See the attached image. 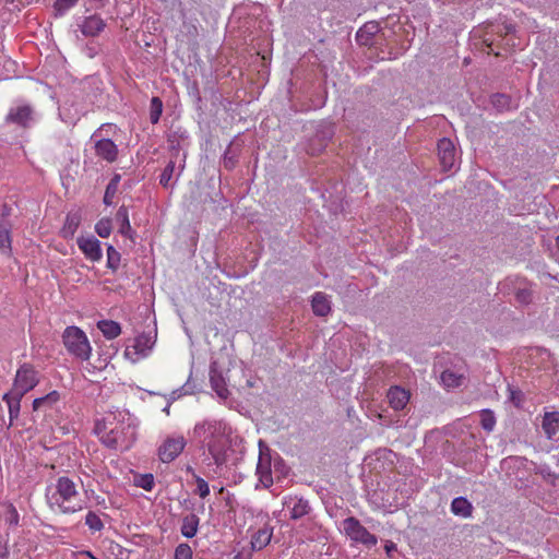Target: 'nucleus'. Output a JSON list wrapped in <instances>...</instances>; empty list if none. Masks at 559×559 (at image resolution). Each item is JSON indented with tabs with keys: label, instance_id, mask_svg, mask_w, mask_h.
Masks as SVG:
<instances>
[{
	"label": "nucleus",
	"instance_id": "f257e3e1",
	"mask_svg": "<svg viewBox=\"0 0 559 559\" xmlns=\"http://www.w3.org/2000/svg\"><path fill=\"white\" fill-rule=\"evenodd\" d=\"M193 435L206 447L217 466L227 462V451L231 447V428L226 421L205 419L194 426Z\"/></svg>",
	"mask_w": 559,
	"mask_h": 559
},
{
	"label": "nucleus",
	"instance_id": "f03ea898",
	"mask_svg": "<svg viewBox=\"0 0 559 559\" xmlns=\"http://www.w3.org/2000/svg\"><path fill=\"white\" fill-rule=\"evenodd\" d=\"M46 498L51 508H58L62 513H75L84 508L75 481L67 476L57 479L55 487L47 490Z\"/></svg>",
	"mask_w": 559,
	"mask_h": 559
},
{
	"label": "nucleus",
	"instance_id": "7ed1b4c3",
	"mask_svg": "<svg viewBox=\"0 0 559 559\" xmlns=\"http://www.w3.org/2000/svg\"><path fill=\"white\" fill-rule=\"evenodd\" d=\"M136 439V425L131 418L111 428L102 437L103 443L110 449L128 450Z\"/></svg>",
	"mask_w": 559,
	"mask_h": 559
},
{
	"label": "nucleus",
	"instance_id": "20e7f679",
	"mask_svg": "<svg viewBox=\"0 0 559 559\" xmlns=\"http://www.w3.org/2000/svg\"><path fill=\"white\" fill-rule=\"evenodd\" d=\"M62 337L69 353L81 360H87L90 358L92 348L86 334L80 328L68 326Z\"/></svg>",
	"mask_w": 559,
	"mask_h": 559
},
{
	"label": "nucleus",
	"instance_id": "39448f33",
	"mask_svg": "<svg viewBox=\"0 0 559 559\" xmlns=\"http://www.w3.org/2000/svg\"><path fill=\"white\" fill-rule=\"evenodd\" d=\"M39 382L38 372L29 364H23L16 371L11 392L16 396H24Z\"/></svg>",
	"mask_w": 559,
	"mask_h": 559
},
{
	"label": "nucleus",
	"instance_id": "423d86ee",
	"mask_svg": "<svg viewBox=\"0 0 559 559\" xmlns=\"http://www.w3.org/2000/svg\"><path fill=\"white\" fill-rule=\"evenodd\" d=\"M344 528L348 536L355 542H360L368 546L377 544V537L369 533L365 526L355 518H348L344 522Z\"/></svg>",
	"mask_w": 559,
	"mask_h": 559
},
{
	"label": "nucleus",
	"instance_id": "0eeeda50",
	"mask_svg": "<svg viewBox=\"0 0 559 559\" xmlns=\"http://www.w3.org/2000/svg\"><path fill=\"white\" fill-rule=\"evenodd\" d=\"M183 437L167 438L158 449V456L164 463L173 462L185 449Z\"/></svg>",
	"mask_w": 559,
	"mask_h": 559
},
{
	"label": "nucleus",
	"instance_id": "6e6552de",
	"mask_svg": "<svg viewBox=\"0 0 559 559\" xmlns=\"http://www.w3.org/2000/svg\"><path fill=\"white\" fill-rule=\"evenodd\" d=\"M438 156L444 171L452 169L455 164V147L450 139L443 138L439 140Z\"/></svg>",
	"mask_w": 559,
	"mask_h": 559
},
{
	"label": "nucleus",
	"instance_id": "1a4fd4ad",
	"mask_svg": "<svg viewBox=\"0 0 559 559\" xmlns=\"http://www.w3.org/2000/svg\"><path fill=\"white\" fill-rule=\"evenodd\" d=\"M78 247L84 253L86 259L91 261H99L103 257L100 242L94 236H81L76 240Z\"/></svg>",
	"mask_w": 559,
	"mask_h": 559
},
{
	"label": "nucleus",
	"instance_id": "9d476101",
	"mask_svg": "<svg viewBox=\"0 0 559 559\" xmlns=\"http://www.w3.org/2000/svg\"><path fill=\"white\" fill-rule=\"evenodd\" d=\"M95 153L108 163H114L118 157V147L110 139H102L95 143Z\"/></svg>",
	"mask_w": 559,
	"mask_h": 559
},
{
	"label": "nucleus",
	"instance_id": "9b49d317",
	"mask_svg": "<svg viewBox=\"0 0 559 559\" xmlns=\"http://www.w3.org/2000/svg\"><path fill=\"white\" fill-rule=\"evenodd\" d=\"M542 428L548 440L559 441V438H557V433L559 432V412L545 413Z\"/></svg>",
	"mask_w": 559,
	"mask_h": 559
},
{
	"label": "nucleus",
	"instance_id": "f8f14e48",
	"mask_svg": "<svg viewBox=\"0 0 559 559\" xmlns=\"http://www.w3.org/2000/svg\"><path fill=\"white\" fill-rule=\"evenodd\" d=\"M380 24L377 21L365 23L356 34V41L361 46L372 45L373 36L379 33Z\"/></svg>",
	"mask_w": 559,
	"mask_h": 559
},
{
	"label": "nucleus",
	"instance_id": "ddd939ff",
	"mask_svg": "<svg viewBox=\"0 0 559 559\" xmlns=\"http://www.w3.org/2000/svg\"><path fill=\"white\" fill-rule=\"evenodd\" d=\"M260 459L257 466V473L260 475V481L264 487H270L273 484L272 473H271V460L269 456L264 455L261 447L263 444L260 441Z\"/></svg>",
	"mask_w": 559,
	"mask_h": 559
},
{
	"label": "nucleus",
	"instance_id": "4468645a",
	"mask_svg": "<svg viewBox=\"0 0 559 559\" xmlns=\"http://www.w3.org/2000/svg\"><path fill=\"white\" fill-rule=\"evenodd\" d=\"M388 400L392 408L400 411L407 405L409 393L401 386H392L388 392Z\"/></svg>",
	"mask_w": 559,
	"mask_h": 559
},
{
	"label": "nucleus",
	"instance_id": "2eb2a0df",
	"mask_svg": "<svg viewBox=\"0 0 559 559\" xmlns=\"http://www.w3.org/2000/svg\"><path fill=\"white\" fill-rule=\"evenodd\" d=\"M106 24L102 17L98 15L87 16L83 24L81 25V32L85 36H97L104 28Z\"/></svg>",
	"mask_w": 559,
	"mask_h": 559
},
{
	"label": "nucleus",
	"instance_id": "dca6fc26",
	"mask_svg": "<svg viewBox=\"0 0 559 559\" xmlns=\"http://www.w3.org/2000/svg\"><path fill=\"white\" fill-rule=\"evenodd\" d=\"M33 110L29 106L24 105L10 110L8 115V121L26 127L32 120Z\"/></svg>",
	"mask_w": 559,
	"mask_h": 559
},
{
	"label": "nucleus",
	"instance_id": "f3484780",
	"mask_svg": "<svg viewBox=\"0 0 559 559\" xmlns=\"http://www.w3.org/2000/svg\"><path fill=\"white\" fill-rule=\"evenodd\" d=\"M210 382L212 389L216 392V394L221 399H227L229 395V391L227 389L226 381L221 372L216 370L214 366L211 367L210 370Z\"/></svg>",
	"mask_w": 559,
	"mask_h": 559
},
{
	"label": "nucleus",
	"instance_id": "a211bd4d",
	"mask_svg": "<svg viewBox=\"0 0 559 559\" xmlns=\"http://www.w3.org/2000/svg\"><path fill=\"white\" fill-rule=\"evenodd\" d=\"M312 311L316 316L325 317L331 311V302L324 293L318 292L311 300Z\"/></svg>",
	"mask_w": 559,
	"mask_h": 559
},
{
	"label": "nucleus",
	"instance_id": "6ab92c4d",
	"mask_svg": "<svg viewBox=\"0 0 559 559\" xmlns=\"http://www.w3.org/2000/svg\"><path fill=\"white\" fill-rule=\"evenodd\" d=\"M272 537V530L269 527L260 528L255 532L251 537V548L252 550H261L266 547Z\"/></svg>",
	"mask_w": 559,
	"mask_h": 559
},
{
	"label": "nucleus",
	"instance_id": "aec40b11",
	"mask_svg": "<svg viewBox=\"0 0 559 559\" xmlns=\"http://www.w3.org/2000/svg\"><path fill=\"white\" fill-rule=\"evenodd\" d=\"M200 519L197 514L190 513L182 519L181 534L187 538H192L198 532Z\"/></svg>",
	"mask_w": 559,
	"mask_h": 559
},
{
	"label": "nucleus",
	"instance_id": "412c9836",
	"mask_svg": "<svg viewBox=\"0 0 559 559\" xmlns=\"http://www.w3.org/2000/svg\"><path fill=\"white\" fill-rule=\"evenodd\" d=\"M82 217L80 212L69 213L67 215L62 233L64 237H72L81 224Z\"/></svg>",
	"mask_w": 559,
	"mask_h": 559
},
{
	"label": "nucleus",
	"instance_id": "4be33fe9",
	"mask_svg": "<svg viewBox=\"0 0 559 559\" xmlns=\"http://www.w3.org/2000/svg\"><path fill=\"white\" fill-rule=\"evenodd\" d=\"M22 397L23 396H16L11 391L3 395V400L7 402L9 408L10 425H12L13 419L19 417Z\"/></svg>",
	"mask_w": 559,
	"mask_h": 559
},
{
	"label": "nucleus",
	"instance_id": "5701e85b",
	"mask_svg": "<svg viewBox=\"0 0 559 559\" xmlns=\"http://www.w3.org/2000/svg\"><path fill=\"white\" fill-rule=\"evenodd\" d=\"M116 219L120 223L119 233L126 237L132 238V228L129 221V213L128 209L124 205H121L118 209Z\"/></svg>",
	"mask_w": 559,
	"mask_h": 559
},
{
	"label": "nucleus",
	"instance_id": "b1692460",
	"mask_svg": "<svg viewBox=\"0 0 559 559\" xmlns=\"http://www.w3.org/2000/svg\"><path fill=\"white\" fill-rule=\"evenodd\" d=\"M97 326L108 340H112L121 333L119 323L111 320L99 321Z\"/></svg>",
	"mask_w": 559,
	"mask_h": 559
},
{
	"label": "nucleus",
	"instance_id": "393cba45",
	"mask_svg": "<svg viewBox=\"0 0 559 559\" xmlns=\"http://www.w3.org/2000/svg\"><path fill=\"white\" fill-rule=\"evenodd\" d=\"M451 510L455 515L467 518L472 514V504L467 499L457 497L451 503Z\"/></svg>",
	"mask_w": 559,
	"mask_h": 559
},
{
	"label": "nucleus",
	"instance_id": "a878e982",
	"mask_svg": "<svg viewBox=\"0 0 559 559\" xmlns=\"http://www.w3.org/2000/svg\"><path fill=\"white\" fill-rule=\"evenodd\" d=\"M60 399V394L57 391H51L45 396L37 397L33 401V411H38L41 407H52Z\"/></svg>",
	"mask_w": 559,
	"mask_h": 559
},
{
	"label": "nucleus",
	"instance_id": "bb28decb",
	"mask_svg": "<svg viewBox=\"0 0 559 559\" xmlns=\"http://www.w3.org/2000/svg\"><path fill=\"white\" fill-rule=\"evenodd\" d=\"M464 377L463 374H459L450 369L444 370L441 373V381L444 386L449 389H454L460 386L463 383Z\"/></svg>",
	"mask_w": 559,
	"mask_h": 559
},
{
	"label": "nucleus",
	"instance_id": "cd10ccee",
	"mask_svg": "<svg viewBox=\"0 0 559 559\" xmlns=\"http://www.w3.org/2000/svg\"><path fill=\"white\" fill-rule=\"evenodd\" d=\"M309 511H310V506H309L308 500L300 498L294 502V506H293L292 512H290V516L294 520H298V519L305 516L306 514H308Z\"/></svg>",
	"mask_w": 559,
	"mask_h": 559
},
{
	"label": "nucleus",
	"instance_id": "c85d7f7f",
	"mask_svg": "<svg viewBox=\"0 0 559 559\" xmlns=\"http://www.w3.org/2000/svg\"><path fill=\"white\" fill-rule=\"evenodd\" d=\"M175 169H176V162L174 159H170L159 176V183L164 188L167 189V188L174 186L173 183H170V181L174 177Z\"/></svg>",
	"mask_w": 559,
	"mask_h": 559
},
{
	"label": "nucleus",
	"instance_id": "c756f323",
	"mask_svg": "<svg viewBox=\"0 0 559 559\" xmlns=\"http://www.w3.org/2000/svg\"><path fill=\"white\" fill-rule=\"evenodd\" d=\"M328 139L320 136L319 134L316 135L314 139H312L307 147V153L310 155H318L320 154L326 146Z\"/></svg>",
	"mask_w": 559,
	"mask_h": 559
},
{
	"label": "nucleus",
	"instance_id": "7c9ffc66",
	"mask_svg": "<svg viewBox=\"0 0 559 559\" xmlns=\"http://www.w3.org/2000/svg\"><path fill=\"white\" fill-rule=\"evenodd\" d=\"M120 175H115L107 188H106V191H105V195H104V203L106 205H110L112 203V198L115 197L116 192H117V189H118V185L120 182Z\"/></svg>",
	"mask_w": 559,
	"mask_h": 559
},
{
	"label": "nucleus",
	"instance_id": "2f4dec72",
	"mask_svg": "<svg viewBox=\"0 0 559 559\" xmlns=\"http://www.w3.org/2000/svg\"><path fill=\"white\" fill-rule=\"evenodd\" d=\"M490 103L495 108L501 111L510 108L511 98L506 94L497 93L491 95Z\"/></svg>",
	"mask_w": 559,
	"mask_h": 559
},
{
	"label": "nucleus",
	"instance_id": "473e14b6",
	"mask_svg": "<svg viewBox=\"0 0 559 559\" xmlns=\"http://www.w3.org/2000/svg\"><path fill=\"white\" fill-rule=\"evenodd\" d=\"M163 112V102L159 97H153L151 99V108H150V120L153 124L159 121V118Z\"/></svg>",
	"mask_w": 559,
	"mask_h": 559
},
{
	"label": "nucleus",
	"instance_id": "72a5a7b5",
	"mask_svg": "<svg viewBox=\"0 0 559 559\" xmlns=\"http://www.w3.org/2000/svg\"><path fill=\"white\" fill-rule=\"evenodd\" d=\"M480 425L483 429H485L488 432L493 430L496 426V417L492 411L483 409L480 412Z\"/></svg>",
	"mask_w": 559,
	"mask_h": 559
},
{
	"label": "nucleus",
	"instance_id": "f704fd0d",
	"mask_svg": "<svg viewBox=\"0 0 559 559\" xmlns=\"http://www.w3.org/2000/svg\"><path fill=\"white\" fill-rule=\"evenodd\" d=\"M79 0H55L53 15L56 17L62 16L68 10L74 7Z\"/></svg>",
	"mask_w": 559,
	"mask_h": 559
},
{
	"label": "nucleus",
	"instance_id": "c9c22d12",
	"mask_svg": "<svg viewBox=\"0 0 559 559\" xmlns=\"http://www.w3.org/2000/svg\"><path fill=\"white\" fill-rule=\"evenodd\" d=\"M121 254L112 247L107 248V267L116 272L120 265Z\"/></svg>",
	"mask_w": 559,
	"mask_h": 559
},
{
	"label": "nucleus",
	"instance_id": "e433bc0d",
	"mask_svg": "<svg viewBox=\"0 0 559 559\" xmlns=\"http://www.w3.org/2000/svg\"><path fill=\"white\" fill-rule=\"evenodd\" d=\"M153 345V341L150 335L142 334L135 338L134 349L139 354H145Z\"/></svg>",
	"mask_w": 559,
	"mask_h": 559
},
{
	"label": "nucleus",
	"instance_id": "4c0bfd02",
	"mask_svg": "<svg viewBox=\"0 0 559 559\" xmlns=\"http://www.w3.org/2000/svg\"><path fill=\"white\" fill-rule=\"evenodd\" d=\"M112 230V224L110 218H102L95 225V231L102 238H107L110 236Z\"/></svg>",
	"mask_w": 559,
	"mask_h": 559
},
{
	"label": "nucleus",
	"instance_id": "58836bf2",
	"mask_svg": "<svg viewBox=\"0 0 559 559\" xmlns=\"http://www.w3.org/2000/svg\"><path fill=\"white\" fill-rule=\"evenodd\" d=\"M0 250L3 253H10L11 251V239L8 227L0 222Z\"/></svg>",
	"mask_w": 559,
	"mask_h": 559
},
{
	"label": "nucleus",
	"instance_id": "ea45409f",
	"mask_svg": "<svg viewBox=\"0 0 559 559\" xmlns=\"http://www.w3.org/2000/svg\"><path fill=\"white\" fill-rule=\"evenodd\" d=\"M515 300L527 306L533 301V292L530 288H519L515 292Z\"/></svg>",
	"mask_w": 559,
	"mask_h": 559
},
{
	"label": "nucleus",
	"instance_id": "a19ab883",
	"mask_svg": "<svg viewBox=\"0 0 559 559\" xmlns=\"http://www.w3.org/2000/svg\"><path fill=\"white\" fill-rule=\"evenodd\" d=\"M85 524H86V525H87L92 531H95V532L100 531V530L103 528V526H104V524H103V522H102L100 518H99L96 513H94V512H92V511H90V512L86 514V518H85Z\"/></svg>",
	"mask_w": 559,
	"mask_h": 559
},
{
	"label": "nucleus",
	"instance_id": "79ce46f5",
	"mask_svg": "<svg viewBox=\"0 0 559 559\" xmlns=\"http://www.w3.org/2000/svg\"><path fill=\"white\" fill-rule=\"evenodd\" d=\"M175 559H192V550L188 544H180L175 550Z\"/></svg>",
	"mask_w": 559,
	"mask_h": 559
},
{
	"label": "nucleus",
	"instance_id": "37998d69",
	"mask_svg": "<svg viewBox=\"0 0 559 559\" xmlns=\"http://www.w3.org/2000/svg\"><path fill=\"white\" fill-rule=\"evenodd\" d=\"M5 523H8L10 526H16L19 524V513L12 504H10L7 509Z\"/></svg>",
	"mask_w": 559,
	"mask_h": 559
},
{
	"label": "nucleus",
	"instance_id": "c03bdc74",
	"mask_svg": "<svg viewBox=\"0 0 559 559\" xmlns=\"http://www.w3.org/2000/svg\"><path fill=\"white\" fill-rule=\"evenodd\" d=\"M198 492L201 498H205L210 493L209 484L201 477L195 476Z\"/></svg>",
	"mask_w": 559,
	"mask_h": 559
},
{
	"label": "nucleus",
	"instance_id": "a18cd8bd",
	"mask_svg": "<svg viewBox=\"0 0 559 559\" xmlns=\"http://www.w3.org/2000/svg\"><path fill=\"white\" fill-rule=\"evenodd\" d=\"M153 485H154V478H153V475H151V474L144 475L142 477L141 481L139 483V486L145 490H151L153 488Z\"/></svg>",
	"mask_w": 559,
	"mask_h": 559
},
{
	"label": "nucleus",
	"instance_id": "49530a36",
	"mask_svg": "<svg viewBox=\"0 0 559 559\" xmlns=\"http://www.w3.org/2000/svg\"><path fill=\"white\" fill-rule=\"evenodd\" d=\"M510 400L513 402L515 406H520L521 402L523 401L522 392L518 390H510Z\"/></svg>",
	"mask_w": 559,
	"mask_h": 559
},
{
	"label": "nucleus",
	"instance_id": "de8ad7c7",
	"mask_svg": "<svg viewBox=\"0 0 559 559\" xmlns=\"http://www.w3.org/2000/svg\"><path fill=\"white\" fill-rule=\"evenodd\" d=\"M384 548H385V552H386L389 556H391V552H392V551H395V550H396V546H395V544H394V543H392V542H386V544H385V547H384Z\"/></svg>",
	"mask_w": 559,
	"mask_h": 559
},
{
	"label": "nucleus",
	"instance_id": "09e8293b",
	"mask_svg": "<svg viewBox=\"0 0 559 559\" xmlns=\"http://www.w3.org/2000/svg\"><path fill=\"white\" fill-rule=\"evenodd\" d=\"M224 164L228 168H231L234 166L233 159L231 158H227V157L224 158Z\"/></svg>",
	"mask_w": 559,
	"mask_h": 559
},
{
	"label": "nucleus",
	"instance_id": "8fccbe9b",
	"mask_svg": "<svg viewBox=\"0 0 559 559\" xmlns=\"http://www.w3.org/2000/svg\"><path fill=\"white\" fill-rule=\"evenodd\" d=\"M183 168H185V164L180 165V167H179V171H178V174H177V177H179V176H180V174H181V171L183 170Z\"/></svg>",
	"mask_w": 559,
	"mask_h": 559
},
{
	"label": "nucleus",
	"instance_id": "3c124183",
	"mask_svg": "<svg viewBox=\"0 0 559 559\" xmlns=\"http://www.w3.org/2000/svg\"><path fill=\"white\" fill-rule=\"evenodd\" d=\"M556 245H557V248H558V250H559V235L557 236Z\"/></svg>",
	"mask_w": 559,
	"mask_h": 559
},
{
	"label": "nucleus",
	"instance_id": "603ef678",
	"mask_svg": "<svg viewBox=\"0 0 559 559\" xmlns=\"http://www.w3.org/2000/svg\"><path fill=\"white\" fill-rule=\"evenodd\" d=\"M14 0H5L7 3H12Z\"/></svg>",
	"mask_w": 559,
	"mask_h": 559
}]
</instances>
